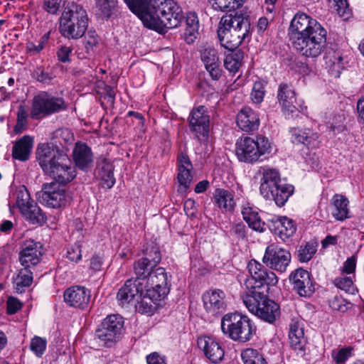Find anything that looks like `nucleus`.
I'll return each instance as SVG.
<instances>
[{
	"label": "nucleus",
	"mask_w": 364,
	"mask_h": 364,
	"mask_svg": "<svg viewBox=\"0 0 364 364\" xmlns=\"http://www.w3.org/2000/svg\"><path fill=\"white\" fill-rule=\"evenodd\" d=\"M73 157L77 167L82 171H88L93 162V155L90 148L85 143L77 142L73 151Z\"/></svg>",
	"instance_id": "nucleus-28"
},
{
	"label": "nucleus",
	"mask_w": 364,
	"mask_h": 364,
	"mask_svg": "<svg viewBox=\"0 0 364 364\" xmlns=\"http://www.w3.org/2000/svg\"><path fill=\"white\" fill-rule=\"evenodd\" d=\"M277 100L283 112L287 114L294 113L301 109V105L296 101V93L291 85L281 83L278 87Z\"/></svg>",
	"instance_id": "nucleus-21"
},
{
	"label": "nucleus",
	"mask_w": 364,
	"mask_h": 364,
	"mask_svg": "<svg viewBox=\"0 0 364 364\" xmlns=\"http://www.w3.org/2000/svg\"><path fill=\"white\" fill-rule=\"evenodd\" d=\"M213 201L223 211H231L235 206L232 194L222 188H217L215 191Z\"/></svg>",
	"instance_id": "nucleus-34"
},
{
	"label": "nucleus",
	"mask_w": 364,
	"mask_h": 364,
	"mask_svg": "<svg viewBox=\"0 0 364 364\" xmlns=\"http://www.w3.org/2000/svg\"><path fill=\"white\" fill-rule=\"evenodd\" d=\"M198 346L205 356L212 363H220L224 358V349L220 343L210 336H200L198 338Z\"/></svg>",
	"instance_id": "nucleus-22"
},
{
	"label": "nucleus",
	"mask_w": 364,
	"mask_h": 364,
	"mask_svg": "<svg viewBox=\"0 0 364 364\" xmlns=\"http://www.w3.org/2000/svg\"><path fill=\"white\" fill-rule=\"evenodd\" d=\"M66 109L67 105L63 97L41 92L33 99L30 115L33 119H41Z\"/></svg>",
	"instance_id": "nucleus-10"
},
{
	"label": "nucleus",
	"mask_w": 364,
	"mask_h": 364,
	"mask_svg": "<svg viewBox=\"0 0 364 364\" xmlns=\"http://www.w3.org/2000/svg\"><path fill=\"white\" fill-rule=\"evenodd\" d=\"M67 257L73 262L77 263L82 258L81 245L80 243H75L67 251Z\"/></svg>",
	"instance_id": "nucleus-57"
},
{
	"label": "nucleus",
	"mask_w": 364,
	"mask_h": 364,
	"mask_svg": "<svg viewBox=\"0 0 364 364\" xmlns=\"http://www.w3.org/2000/svg\"><path fill=\"white\" fill-rule=\"evenodd\" d=\"M271 151V144L266 137L256 140L250 137L241 139L236 144V155L240 161L254 163Z\"/></svg>",
	"instance_id": "nucleus-9"
},
{
	"label": "nucleus",
	"mask_w": 364,
	"mask_h": 364,
	"mask_svg": "<svg viewBox=\"0 0 364 364\" xmlns=\"http://www.w3.org/2000/svg\"><path fill=\"white\" fill-rule=\"evenodd\" d=\"M178 170L193 171V165L189 157L183 153L178 156Z\"/></svg>",
	"instance_id": "nucleus-61"
},
{
	"label": "nucleus",
	"mask_w": 364,
	"mask_h": 364,
	"mask_svg": "<svg viewBox=\"0 0 364 364\" xmlns=\"http://www.w3.org/2000/svg\"><path fill=\"white\" fill-rule=\"evenodd\" d=\"M351 348H341L336 353H333V358L336 364H344L351 356Z\"/></svg>",
	"instance_id": "nucleus-58"
},
{
	"label": "nucleus",
	"mask_w": 364,
	"mask_h": 364,
	"mask_svg": "<svg viewBox=\"0 0 364 364\" xmlns=\"http://www.w3.org/2000/svg\"><path fill=\"white\" fill-rule=\"evenodd\" d=\"M99 43V37L97 33L95 31H89L84 40V45L85 48V52L87 53V57H90L94 53V48L97 47Z\"/></svg>",
	"instance_id": "nucleus-48"
},
{
	"label": "nucleus",
	"mask_w": 364,
	"mask_h": 364,
	"mask_svg": "<svg viewBox=\"0 0 364 364\" xmlns=\"http://www.w3.org/2000/svg\"><path fill=\"white\" fill-rule=\"evenodd\" d=\"M123 318L118 314L107 316L95 331V339L103 347H111L121 338Z\"/></svg>",
	"instance_id": "nucleus-11"
},
{
	"label": "nucleus",
	"mask_w": 364,
	"mask_h": 364,
	"mask_svg": "<svg viewBox=\"0 0 364 364\" xmlns=\"http://www.w3.org/2000/svg\"><path fill=\"white\" fill-rule=\"evenodd\" d=\"M88 17L85 9L75 2H70L64 8L60 18L59 31L68 40H78L85 33Z\"/></svg>",
	"instance_id": "nucleus-5"
},
{
	"label": "nucleus",
	"mask_w": 364,
	"mask_h": 364,
	"mask_svg": "<svg viewBox=\"0 0 364 364\" xmlns=\"http://www.w3.org/2000/svg\"><path fill=\"white\" fill-rule=\"evenodd\" d=\"M243 303L247 309L262 320L272 323L280 315L279 306L260 291L245 293Z\"/></svg>",
	"instance_id": "nucleus-8"
},
{
	"label": "nucleus",
	"mask_w": 364,
	"mask_h": 364,
	"mask_svg": "<svg viewBox=\"0 0 364 364\" xmlns=\"http://www.w3.org/2000/svg\"><path fill=\"white\" fill-rule=\"evenodd\" d=\"M246 0H210L215 11L228 12L241 7Z\"/></svg>",
	"instance_id": "nucleus-38"
},
{
	"label": "nucleus",
	"mask_w": 364,
	"mask_h": 364,
	"mask_svg": "<svg viewBox=\"0 0 364 364\" xmlns=\"http://www.w3.org/2000/svg\"><path fill=\"white\" fill-rule=\"evenodd\" d=\"M62 0H44L43 8L50 14H57L61 7Z\"/></svg>",
	"instance_id": "nucleus-60"
},
{
	"label": "nucleus",
	"mask_w": 364,
	"mask_h": 364,
	"mask_svg": "<svg viewBox=\"0 0 364 364\" xmlns=\"http://www.w3.org/2000/svg\"><path fill=\"white\" fill-rule=\"evenodd\" d=\"M326 68L329 74L333 77H339L341 70L344 68L342 55L340 52L331 51L325 56Z\"/></svg>",
	"instance_id": "nucleus-33"
},
{
	"label": "nucleus",
	"mask_w": 364,
	"mask_h": 364,
	"mask_svg": "<svg viewBox=\"0 0 364 364\" xmlns=\"http://www.w3.org/2000/svg\"><path fill=\"white\" fill-rule=\"evenodd\" d=\"M288 34L294 47L306 58H317L326 47V30L316 19L304 13L294 15Z\"/></svg>",
	"instance_id": "nucleus-1"
},
{
	"label": "nucleus",
	"mask_w": 364,
	"mask_h": 364,
	"mask_svg": "<svg viewBox=\"0 0 364 364\" xmlns=\"http://www.w3.org/2000/svg\"><path fill=\"white\" fill-rule=\"evenodd\" d=\"M304 277L306 279H311L310 274L307 270L299 268L296 269L289 276V281L292 284L299 282L300 281H304Z\"/></svg>",
	"instance_id": "nucleus-59"
},
{
	"label": "nucleus",
	"mask_w": 364,
	"mask_h": 364,
	"mask_svg": "<svg viewBox=\"0 0 364 364\" xmlns=\"http://www.w3.org/2000/svg\"><path fill=\"white\" fill-rule=\"evenodd\" d=\"M249 15L242 11L223 16L218 25V36L222 46L229 50L237 48L251 35Z\"/></svg>",
	"instance_id": "nucleus-3"
},
{
	"label": "nucleus",
	"mask_w": 364,
	"mask_h": 364,
	"mask_svg": "<svg viewBox=\"0 0 364 364\" xmlns=\"http://www.w3.org/2000/svg\"><path fill=\"white\" fill-rule=\"evenodd\" d=\"M259 193L267 200H273L277 205L283 206L294 193V186L282 182L279 172L269 167H262Z\"/></svg>",
	"instance_id": "nucleus-4"
},
{
	"label": "nucleus",
	"mask_w": 364,
	"mask_h": 364,
	"mask_svg": "<svg viewBox=\"0 0 364 364\" xmlns=\"http://www.w3.org/2000/svg\"><path fill=\"white\" fill-rule=\"evenodd\" d=\"M236 122L242 131L252 132L258 129L259 118L258 114L252 108L245 107L238 112Z\"/></svg>",
	"instance_id": "nucleus-27"
},
{
	"label": "nucleus",
	"mask_w": 364,
	"mask_h": 364,
	"mask_svg": "<svg viewBox=\"0 0 364 364\" xmlns=\"http://www.w3.org/2000/svg\"><path fill=\"white\" fill-rule=\"evenodd\" d=\"M265 94L264 85L261 81L254 83L251 92V98L254 103L259 104L263 101Z\"/></svg>",
	"instance_id": "nucleus-52"
},
{
	"label": "nucleus",
	"mask_w": 364,
	"mask_h": 364,
	"mask_svg": "<svg viewBox=\"0 0 364 364\" xmlns=\"http://www.w3.org/2000/svg\"><path fill=\"white\" fill-rule=\"evenodd\" d=\"M146 295L153 300H161L169 292L168 276L164 268L152 270L145 282Z\"/></svg>",
	"instance_id": "nucleus-15"
},
{
	"label": "nucleus",
	"mask_w": 364,
	"mask_h": 364,
	"mask_svg": "<svg viewBox=\"0 0 364 364\" xmlns=\"http://www.w3.org/2000/svg\"><path fill=\"white\" fill-rule=\"evenodd\" d=\"M290 261V252L274 244L267 247L262 258V262L267 267L281 273L286 272Z\"/></svg>",
	"instance_id": "nucleus-16"
},
{
	"label": "nucleus",
	"mask_w": 364,
	"mask_h": 364,
	"mask_svg": "<svg viewBox=\"0 0 364 364\" xmlns=\"http://www.w3.org/2000/svg\"><path fill=\"white\" fill-rule=\"evenodd\" d=\"M141 259L150 262L151 264L156 266L161 259L159 247L153 244L148 245L144 250V256Z\"/></svg>",
	"instance_id": "nucleus-45"
},
{
	"label": "nucleus",
	"mask_w": 364,
	"mask_h": 364,
	"mask_svg": "<svg viewBox=\"0 0 364 364\" xmlns=\"http://www.w3.org/2000/svg\"><path fill=\"white\" fill-rule=\"evenodd\" d=\"M177 178L179 185L182 186L184 190L188 189L193 179L192 171L178 170Z\"/></svg>",
	"instance_id": "nucleus-55"
},
{
	"label": "nucleus",
	"mask_w": 364,
	"mask_h": 364,
	"mask_svg": "<svg viewBox=\"0 0 364 364\" xmlns=\"http://www.w3.org/2000/svg\"><path fill=\"white\" fill-rule=\"evenodd\" d=\"M141 301L136 306V309L141 314H151L154 309V304L158 300H153L146 295V289L143 291Z\"/></svg>",
	"instance_id": "nucleus-49"
},
{
	"label": "nucleus",
	"mask_w": 364,
	"mask_h": 364,
	"mask_svg": "<svg viewBox=\"0 0 364 364\" xmlns=\"http://www.w3.org/2000/svg\"><path fill=\"white\" fill-rule=\"evenodd\" d=\"M73 51V48L66 46H61L58 51L57 56L58 60L62 63H68L70 61V55Z\"/></svg>",
	"instance_id": "nucleus-62"
},
{
	"label": "nucleus",
	"mask_w": 364,
	"mask_h": 364,
	"mask_svg": "<svg viewBox=\"0 0 364 364\" xmlns=\"http://www.w3.org/2000/svg\"><path fill=\"white\" fill-rule=\"evenodd\" d=\"M49 34H45L41 37L38 44L29 42L27 43L26 50L30 55H34L39 53L45 47L48 40Z\"/></svg>",
	"instance_id": "nucleus-53"
},
{
	"label": "nucleus",
	"mask_w": 364,
	"mask_h": 364,
	"mask_svg": "<svg viewBox=\"0 0 364 364\" xmlns=\"http://www.w3.org/2000/svg\"><path fill=\"white\" fill-rule=\"evenodd\" d=\"M200 58L211 78L218 80L221 77L222 70L217 50L212 46H206L201 50Z\"/></svg>",
	"instance_id": "nucleus-25"
},
{
	"label": "nucleus",
	"mask_w": 364,
	"mask_h": 364,
	"mask_svg": "<svg viewBox=\"0 0 364 364\" xmlns=\"http://www.w3.org/2000/svg\"><path fill=\"white\" fill-rule=\"evenodd\" d=\"M33 145V139L26 135L16 141L12 149V156L21 161H27Z\"/></svg>",
	"instance_id": "nucleus-31"
},
{
	"label": "nucleus",
	"mask_w": 364,
	"mask_h": 364,
	"mask_svg": "<svg viewBox=\"0 0 364 364\" xmlns=\"http://www.w3.org/2000/svg\"><path fill=\"white\" fill-rule=\"evenodd\" d=\"M16 205L23 217L31 223L41 225L46 218L37 203L31 199L28 191L22 187L16 192Z\"/></svg>",
	"instance_id": "nucleus-14"
},
{
	"label": "nucleus",
	"mask_w": 364,
	"mask_h": 364,
	"mask_svg": "<svg viewBox=\"0 0 364 364\" xmlns=\"http://www.w3.org/2000/svg\"><path fill=\"white\" fill-rule=\"evenodd\" d=\"M43 255L42 246L39 242L29 241L25 243L19 253V261L23 267L33 268L37 265Z\"/></svg>",
	"instance_id": "nucleus-24"
},
{
	"label": "nucleus",
	"mask_w": 364,
	"mask_h": 364,
	"mask_svg": "<svg viewBox=\"0 0 364 364\" xmlns=\"http://www.w3.org/2000/svg\"><path fill=\"white\" fill-rule=\"evenodd\" d=\"M333 284L338 289L345 291L346 293L353 294L355 287L351 277H339L334 279Z\"/></svg>",
	"instance_id": "nucleus-50"
},
{
	"label": "nucleus",
	"mask_w": 364,
	"mask_h": 364,
	"mask_svg": "<svg viewBox=\"0 0 364 364\" xmlns=\"http://www.w3.org/2000/svg\"><path fill=\"white\" fill-rule=\"evenodd\" d=\"M28 113L25 107L21 105L17 111V123L15 126L14 131L16 133H20L27 123Z\"/></svg>",
	"instance_id": "nucleus-54"
},
{
	"label": "nucleus",
	"mask_w": 364,
	"mask_h": 364,
	"mask_svg": "<svg viewBox=\"0 0 364 364\" xmlns=\"http://www.w3.org/2000/svg\"><path fill=\"white\" fill-rule=\"evenodd\" d=\"M243 58L244 53L242 50L232 51L226 55L224 66L230 73L235 75L242 66Z\"/></svg>",
	"instance_id": "nucleus-36"
},
{
	"label": "nucleus",
	"mask_w": 364,
	"mask_h": 364,
	"mask_svg": "<svg viewBox=\"0 0 364 364\" xmlns=\"http://www.w3.org/2000/svg\"><path fill=\"white\" fill-rule=\"evenodd\" d=\"M154 266L151 264L150 262H148L146 260H144L141 258L137 260L134 263V269L137 278L136 279H139L146 282L149 275L151 272L152 270H154Z\"/></svg>",
	"instance_id": "nucleus-39"
},
{
	"label": "nucleus",
	"mask_w": 364,
	"mask_h": 364,
	"mask_svg": "<svg viewBox=\"0 0 364 364\" xmlns=\"http://www.w3.org/2000/svg\"><path fill=\"white\" fill-rule=\"evenodd\" d=\"M183 18L181 9L173 1L164 5L161 10H157V15L148 11L144 17L143 23L146 27L159 33H165L166 29L176 28Z\"/></svg>",
	"instance_id": "nucleus-7"
},
{
	"label": "nucleus",
	"mask_w": 364,
	"mask_h": 364,
	"mask_svg": "<svg viewBox=\"0 0 364 364\" xmlns=\"http://www.w3.org/2000/svg\"><path fill=\"white\" fill-rule=\"evenodd\" d=\"M268 226L283 241L292 236L296 230L294 221L286 216H273L268 220Z\"/></svg>",
	"instance_id": "nucleus-23"
},
{
	"label": "nucleus",
	"mask_w": 364,
	"mask_h": 364,
	"mask_svg": "<svg viewBox=\"0 0 364 364\" xmlns=\"http://www.w3.org/2000/svg\"><path fill=\"white\" fill-rule=\"evenodd\" d=\"M244 364H267L263 356L253 348H247L241 353Z\"/></svg>",
	"instance_id": "nucleus-42"
},
{
	"label": "nucleus",
	"mask_w": 364,
	"mask_h": 364,
	"mask_svg": "<svg viewBox=\"0 0 364 364\" xmlns=\"http://www.w3.org/2000/svg\"><path fill=\"white\" fill-rule=\"evenodd\" d=\"M317 251V243L314 241L308 242L305 245H301L298 250V259L300 262L309 261Z\"/></svg>",
	"instance_id": "nucleus-41"
},
{
	"label": "nucleus",
	"mask_w": 364,
	"mask_h": 364,
	"mask_svg": "<svg viewBox=\"0 0 364 364\" xmlns=\"http://www.w3.org/2000/svg\"><path fill=\"white\" fill-rule=\"evenodd\" d=\"M57 182L44 183L42 189L37 193L41 203L51 208H60L65 206L70 199L64 186Z\"/></svg>",
	"instance_id": "nucleus-13"
},
{
	"label": "nucleus",
	"mask_w": 364,
	"mask_h": 364,
	"mask_svg": "<svg viewBox=\"0 0 364 364\" xmlns=\"http://www.w3.org/2000/svg\"><path fill=\"white\" fill-rule=\"evenodd\" d=\"M247 268L250 276L245 279L244 283L247 289L246 293L259 291L264 284L274 286L278 282V278L273 272L267 271L262 268L260 263L255 260H251Z\"/></svg>",
	"instance_id": "nucleus-12"
},
{
	"label": "nucleus",
	"mask_w": 364,
	"mask_h": 364,
	"mask_svg": "<svg viewBox=\"0 0 364 364\" xmlns=\"http://www.w3.org/2000/svg\"><path fill=\"white\" fill-rule=\"evenodd\" d=\"M145 282L139 279H128L119 289L117 299L119 304L124 306L133 301H139L143 295Z\"/></svg>",
	"instance_id": "nucleus-18"
},
{
	"label": "nucleus",
	"mask_w": 364,
	"mask_h": 364,
	"mask_svg": "<svg viewBox=\"0 0 364 364\" xmlns=\"http://www.w3.org/2000/svg\"><path fill=\"white\" fill-rule=\"evenodd\" d=\"M290 132L294 144H301L308 149H316L319 146L318 134L311 129L294 127L291 129Z\"/></svg>",
	"instance_id": "nucleus-26"
},
{
	"label": "nucleus",
	"mask_w": 364,
	"mask_h": 364,
	"mask_svg": "<svg viewBox=\"0 0 364 364\" xmlns=\"http://www.w3.org/2000/svg\"><path fill=\"white\" fill-rule=\"evenodd\" d=\"M98 176L103 188H111L115 183L114 166L106 159H102L97 165Z\"/></svg>",
	"instance_id": "nucleus-32"
},
{
	"label": "nucleus",
	"mask_w": 364,
	"mask_h": 364,
	"mask_svg": "<svg viewBox=\"0 0 364 364\" xmlns=\"http://www.w3.org/2000/svg\"><path fill=\"white\" fill-rule=\"evenodd\" d=\"M47 346V340L38 336H35L31 341L30 350L38 358H41L44 354Z\"/></svg>",
	"instance_id": "nucleus-47"
},
{
	"label": "nucleus",
	"mask_w": 364,
	"mask_h": 364,
	"mask_svg": "<svg viewBox=\"0 0 364 364\" xmlns=\"http://www.w3.org/2000/svg\"><path fill=\"white\" fill-rule=\"evenodd\" d=\"M129 9L135 14L143 22L145 14H147L148 3L146 0H124Z\"/></svg>",
	"instance_id": "nucleus-40"
},
{
	"label": "nucleus",
	"mask_w": 364,
	"mask_h": 364,
	"mask_svg": "<svg viewBox=\"0 0 364 364\" xmlns=\"http://www.w3.org/2000/svg\"><path fill=\"white\" fill-rule=\"evenodd\" d=\"M170 2L173 1L171 0H149L148 9L153 14L157 15V10H161V8H164V5L168 4Z\"/></svg>",
	"instance_id": "nucleus-63"
},
{
	"label": "nucleus",
	"mask_w": 364,
	"mask_h": 364,
	"mask_svg": "<svg viewBox=\"0 0 364 364\" xmlns=\"http://www.w3.org/2000/svg\"><path fill=\"white\" fill-rule=\"evenodd\" d=\"M293 290L301 297H310L314 292V287L311 279H306L304 277V281H300L294 284Z\"/></svg>",
	"instance_id": "nucleus-43"
},
{
	"label": "nucleus",
	"mask_w": 364,
	"mask_h": 364,
	"mask_svg": "<svg viewBox=\"0 0 364 364\" xmlns=\"http://www.w3.org/2000/svg\"><path fill=\"white\" fill-rule=\"evenodd\" d=\"M198 31V21L195 14H189L185 21V30L183 33V38L187 43L194 42L197 37Z\"/></svg>",
	"instance_id": "nucleus-37"
},
{
	"label": "nucleus",
	"mask_w": 364,
	"mask_h": 364,
	"mask_svg": "<svg viewBox=\"0 0 364 364\" xmlns=\"http://www.w3.org/2000/svg\"><path fill=\"white\" fill-rule=\"evenodd\" d=\"M203 307L208 314L218 316L223 314L227 308L226 295L220 289L206 291L202 296Z\"/></svg>",
	"instance_id": "nucleus-19"
},
{
	"label": "nucleus",
	"mask_w": 364,
	"mask_h": 364,
	"mask_svg": "<svg viewBox=\"0 0 364 364\" xmlns=\"http://www.w3.org/2000/svg\"><path fill=\"white\" fill-rule=\"evenodd\" d=\"M330 307L334 311L345 312L351 306V304L341 296H335L329 301Z\"/></svg>",
	"instance_id": "nucleus-51"
},
{
	"label": "nucleus",
	"mask_w": 364,
	"mask_h": 364,
	"mask_svg": "<svg viewBox=\"0 0 364 364\" xmlns=\"http://www.w3.org/2000/svg\"><path fill=\"white\" fill-rule=\"evenodd\" d=\"M33 281V272L31 268L24 267L21 269L15 278V284L16 285V289L21 291V288L28 287L31 285Z\"/></svg>",
	"instance_id": "nucleus-46"
},
{
	"label": "nucleus",
	"mask_w": 364,
	"mask_h": 364,
	"mask_svg": "<svg viewBox=\"0 0 364 364\" xmlns=\"http://www.w3.org/2000/svg\"><path fill=\"white\" fill-rule=\"evenodd\" d=\"M331 214L336 220L343 221L350 217L349 200L346 196L335 194L331 200Z\"/></svg>",
	"instance_id": "nucleus-29"
},
{
	"label": "nucleus",
	"mask_w": 364,
	"mask_h": 364,
	"mask_svg": "<svg viewBox=\"0 0 364 364\" xmlns=\"http://www.w3.org/2000/svg\"><path fill=\"white\" fill-rule=\"evenodd\" d=\"M210 117L204 106L193 109L189 117V127L199 141H204L209 132Z\"/></svg>",
	"instance_id": "nucleus-17"
},
{
	"label": "nucleus",
	"mask_w": 364,
	"mask_h": 364,
	"mask_svg": "<svg viewBox=\"0 0 364 364\" xmlns=\"http://www.w3.org/2000/svg\"><path fill=\"white\" fill-rule=\"evenodd\" d=\"M63 296L68 305L83 310L89 306L91 293L85 287L73 286L65 291Z\"/></svg>",
	"instance_id": "nucleus-20"
},
{
	"label": "nucleus",
	"mask_w": 364,
	"mask_h": 364,
	"mask_svg": "<svg viewBox=\"0 0 364 364\" xmlns=\"http://www.w3.org/2000/svg\"><path fill=\"white\" fill-rule=\"evenodd\" d=\"M53 143L38 145L36 151L37 160L45 174L55 180L54 182L65 185L76 176L75 167L63 149Z\"/></svg>",
	"instance_id": "nucleus-2"
},
{
	"label": "nucleus",
	"mask_w": 364,
	"mask_h": 364,
	"mask_svg": "<svg viewBox=\"0 0 364 364\" xmlns=\"http://www.w3.org/2000/svg\"><path fill=\"white\" fill-rule=\"evenodd\" d=\"M356 263L357 256L355 255L347 258L341 267V272L346 274H353L355 271Z\"/></svg>",
	"instance_id": "nucleus-56"
},
{
	"label": "nucleus",
	"mask_w": 364,
	"mask_h": 364,
	"mask_svg": "<svg viewBox=\"0 0 364 364\" xmlns=\"http://www.w3.org/2000/svg\"><path fill=\"white\" fill-rule=\"evenodd\" d=\"M117 4V0H96L97 11L104 18H109Z\"/></svg>",
	"instance_id": "nucleus-44"
},
{
	"label": "nucleus",
	"mask_w": 364,
	"mask_h": 364,
	"mask_svg": "<svg viewBox=\"0 0 364 364\" xmlns=\"http://www.w3.org/2000/svg\"><path fill=\"white\" fill-rule=\"evenodd\" d=\"M289 339L291 347L299 351H303L306 343L304 328L298 321H292L289 326Z\"/></svg>",
	"instance_id": "nucleus-30"
},
{
	"label": "nucleus",
	"mask_w": 364,
	"mask_h": 364,
	"mask_svg": "<svg viewBox=\"0 0 364 364\" xmlns=\"http://www.w3.org/2000/svg\"><path fill=\"white\" fill-rule=\"evenodd\" d=\"M220 328L225 336L239 342L250 341L257 330L247 316L237 313L225 314L221 319Z\"/></svg>",
	"instance_id": "nucleus-6"
},
{
	"label": "nucleus",
	"mask_w": 364,
	"mask_h": 364,
	"mask_svg": "<svg viewBox=\"0 0 364 364\" xmlns=\"http://www.w3.org/2000/svg\"><path fill=\"white\" fill-rule=\"evenodd\" d=\"M242 215L245 221L253 230L262 232L264 230V223L262 221L258 212L252 207H244Z\"/></svg>",
	"instance_id": "nucleus-35"
},
{
	"label": "nucleus",
	"mask_w": 364,
	"mask_h": 364,
	"mask_svg": "<svg viewBox=\"0 0 364 364\" xmlns=\"http://www.w3.org/2000/svg\"><path fill=\"white\" fill-rule=\"evenodd\" d=\"M330 2H333L334 7L338 11V14L342 16H346L349 14L348 4L347 0H328Z\"/></svg>",
	"instance_id": "nucleus-64"
}]
</instances>
